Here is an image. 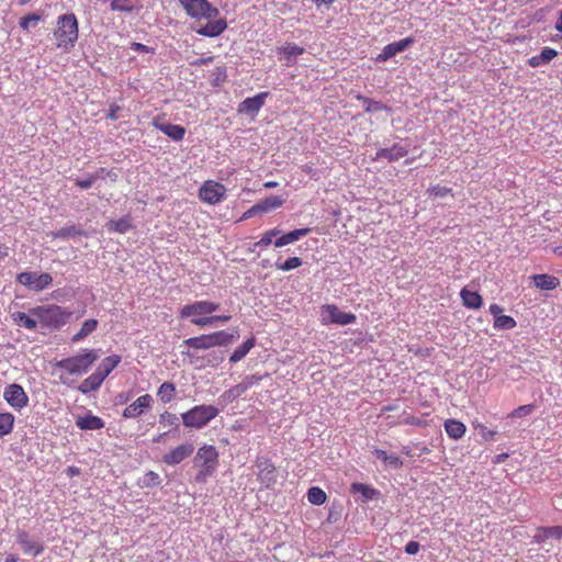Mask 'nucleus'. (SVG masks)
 <instances>
[{
    "label": "nucleus",
    "instance_id": "1",
    "mask_svg": "<svg viewBox=\"0 0 562 562\" xmlns=\"http://www.w3.org/2000/svg\"><path fill=\"white\" fill-rule=\"evenodd\" d=\"M179 3L186 13L195 22L201 23L203 20L207 21L206 24L195 29L199 35L216 37L226 30V21L218 18V9L207 0H179Z\"/></svg>",
    "mask_w": 562,
    "mask_h": 562
},
{
    "label": "nucleus",
    "instance_id": "2",
    "mask_svg": "<svg viewBox=\"0 0 562 562\" xmlns=\"http://www.w3.org/2000/svg\"><path fill=\"white\" fill-rule=\"evenodd\" d=\"M220 308V304L211 301H195L186 304L179 312L180 318H188L196 326H207L215 322L227 323L231 319L229 315H213Z\"/></svg>",
    "mask_w": 562,
    "mask_h": 562
},
{
    "label": "nucleus",
    "instance_id": "3",
    "mask_svg": "<svg viewBox=\"0 0 562 562\" xmlns=\"http://www.w3.org/2000/svg\"><path fill=\"white\" fill-rule=\"evenodd\" d=\"M54 36L56 46L65 52H69L75 46L79 36V27L74 13H66L58 18Z\"/></svg>",
    "mask_w": 562,
    "mask_h": 562
},
{
    "label": "nucleus",
    "instance_id": "4",
    "mask_svg": "<svg viewBox=\"0 0 562 562\" xmlns=\"http://www.w3.org/2000/svg\"><path fill=\"white\" fill-rule=\"evenodd\" d=\"M195 465L198 473L194 476L196 483H205L217 470L218 467V452L212 445H203L199 448L195 456Z\"/></svg>",
    "mask_w": 562,
    "mask_h": 562
},
{
    "label": "nucleus",
    "instance_id": "5",
    "mask_svg": "<svg viewBox=\"0 0 562 562\" xmlns=\"http://www.w3.org/2000/svg\"><path fill=\"white\" fill-rule=\"evenodd\" d=\"M31 315L37 321L50 328H60L70 318L71 312L58 305L36 306L30 310Z\"/></svg>",
    "mask_w": 562,
    "mask_h": 562
},
{
    "label": "nucleus",
    "instance_id": "6",
    "mask_svg": "<svg viewBox=\"0 0 562 562\" xmlns=\"http://www.w3.org/2000/svg\"><path fill=\"white\" fill-rule=\"evenodd\" d=\"M99 355L95 350L85 349L81 353L66 358L57 362V367L69 374H83L98 360Z\"/></svg>",
    "mask_w": 562,
    "mask_h": 562
},
{
    "label": "nucleus",
    "instance_id": "7",
    "mask_svg": "<svg viewBox=\"0 0 562 562\" xmlns=\"http://www.w3.org/2000/svg\"><path fill=\"white\" fill-rule=\"evenodd\" d=\"M220 411L213 405H196L181 415L183 425L188 428L201 429L218 415Z\"/></svg>",
    "mask_w": 562,
    "mask_h": 562
},
{
    "label": "nucleus",
    "instance_id": "8",
    "mask_svg": "<svg viewBox=\"0 0 562 562\" xmlns=\"http://www.w3.org/2000/svg\"><path fill=\"white\" fill-rule=\"evenodd\" d=\"M234 336L225 330L204 334L196 337L188 338L183 344L196 350H205L214 347L227 346L233 340Z\"/></svg>",
    "mask_w": 562,
    "mask_h": 562
},
{
    "label": "nucleus",
    "instance_id": "9",
    "mask_svg": "<svg viewBox=\"0 0 562 562\" xmlns=\"http://www.w3.org/2000/svg\"><path fill=\"white\" fill-rule=\"evenodd\" d=\"M356 315L339 310L335 304H325L321 310V322L323 325L337 324L348 325L356 322Z\"/></svg>",
    "mask_w": 562,
    "mask_h": 562
},
{
    "label": "nucleus",
    "instance_id": "10",
    "mask_svg": "<svg viewBox=\"0 0 562 562\" xmlns=\"http://www.w3.org/2000/svg\"><path fill=\"white\" fill-rule=\"evenodd\" d=\"M16 281L32 291H43L52 285L53 277L47 272H21L16 276Z\"/></svg>",
    "mask_w": 562,
    "mask_h": 562
},
{
    "label": "nucleus",
    "instance_id": "11",
    "mask_svg": "<svg viewBox=\"0 0 562 562\" xmlns=\"http://www.w3.org/2000/svg\"><path fill=\"white\" fill-rule=\"evenodd\" d=\"M225 186L213 180H206L199 189L200 200L210 205L220 203L225 198Z\"/></svg>",
    "mask_w": 562,
    "mask_h": 562
},
{
    "label": "nucleus",
    "instance_id": "12",
    "mask_svg": "<svg viewBox=\"0 0 562 562\" xmlns=\"http://www.w3.org/2000/svg\"><path fill=\"white\" fill-rule=\"evenodd\" d=\"M258 468L257 479L261 488H270L277 483L278 472L274 464L267 458H260L256 461Z\"/></svg>",
    "mask_w": 562,
    "mask_h": 562
},
{
    "label": "nucleus",
    "instance_id": "13",
    "mask_svg": "<svg viewBox=\"0 0 562 562\" xmlns=\"http://www.w3.org/2000/svg\"><path fill=\"white\" fill-rule=\"evenodd\" d=\"M3 397L7 403L13 407L14 409H22L29 403V397L23 390V387L19 384H10L4 389Z\"/></svg>",
    "mask_w": 562,
    "mask_h": 562
},
{
    "label": "nucleus",
    "instance_id": "14",
    "mask_svg": "<svg viewBox=\"0 0 562 562\" xmlns=\"http://www.w3.org/2000/svg\"><path fill=\"white\" fill-rule=\"evenodd\" d=\"M194 451L192 443H181L162 456V462L167 465H177L189 458Z\"/></svg>",
    "mask_w": 562,
    "mask_h": 562
},
{
    "label": "nucleus",
    "instance_id": "15",
    "mask_svg": "<svg viewBox=\"0 0 562 562\" xmlns=\"http://www.w3.org/2000/svg\"><path fill=\"white\" fill-rule=\"evenodd\" d=\"M269 92H260L255 97L246 98L238 104V113L239 114H249L251 116H256L260 109L263 106Z\"/></svg>",
    "mask_w": 562,
    "mask_h": 562
},
{
    "label": "nucleus",
    "instance_id": "16",
    "mask_svg": "<svg viewBox=\"0 0 562 562\" xmlns=\"http://www.w3.org/2000/svg\"><path fill=\"white\" fill-rule=\"evenodd\" d=\"M151 404L153 397L150 394L142 395L124 408L123 417L136 418L148 411L151 407Z\"/></svg>",
    "mask_w": 562,
    "mask_h": 562
},
{
    "label": "nucleus",
    "instance_id": "17",
    "mask_svg": "<svg viewBox=\"0 0 562 562\" xmlns=\"http://www.w3.org/2000/svg\"><path fill=\"white\" fill-rule=\"evenodd\" d=\"M414 43L413 37H405L401 41L393 42L384 46L382 52L375 57V60L379 63L386 61L398 53L404 52Z\"/></svg>",
    "mask_w": 562,
    "mask_h": 562
},
{
    "label": "nucleus",
    "instance_id": "18",
    "mask_svg": "<svg viewBox=\"0 0 562 562\" xmlns=\"http://www.w3.org/2000/svg\"><path fill=\"white\" fill-rule=\"evenodd\" d=\"M153 125L167 135L169 138L176 142H180L183 139L186 135V128L181 125L171 124L168 122H159V119L153 120Z\"/></svg>",
    "mask_w": 562,
    "mask_h": 562
},
{
    "label": "nucleus",
    "instance_id": "19",
    "mask_svg": "<svg viewBox=\"0 0 562 562\" xmlns=\"http://www.w3.org/2000/svg\"><path fill=\"white\" fill-rule=\"evenodd\" d=\"M408 154L407 148L401 146L400 144H394L390 148H381L376 151L373 160H380L382 158L386 159L389 162L396 161Z\"/></svg>",
    "mask_w": 562,
    "mask_h": 562
},
{
    "label": "nucleus",
    "instance_id": "20",
    "mask_svg": "<svg viewBox=\"0 0 562 562\" xmlns=\"http://www.w3.org/2000/svg\"><path fill=\"white\" fill-rule=\"evenodd\" d=\"M16 540L25 554L36 557L44 551V547L40 542L32 540L26 531L18 532Z\"/></svg>",
    "mask_w": 562,
    "mask_h": 562
},
{
    "label": "nucleus",
    "instance_id": "21",
    "mask_svg": "<svg viewBox=\"0 0 562 562\" xmlns=\"http://www.w3.org/2000/svg\"><path fill=\"white\" fill-rule=\"evenodd\" d=\"M531 280L535 286L540 290L551 291L560 285L559 278L547 273L533 274Z\"/></svg>",
    "mask_w": 562,
    "mask_h": 562
},
{
    "label": "nucleus",
    "instance_id": "22",
    "mask_svg": "<svg viewBox=\"0 0 562 562\" xmlns=\"http://www.w3.org/2000/svg\"><path fill=\"white\" fill-rule=\"evenodd\" d=\"M76 425L82 430H98L104 427L102 418L94 415L79 416Z\"/></svg>",
    "mask_w": 562,
    "mask_h": 562
},
{
    "label": "nucleus",
    "instance_id": "23",
    "mask_svg": "<svg viewBox=\"0 0 562 562\" xmlns=\"http://www.w3.org/2000/svg\"><path fill=\"white\" fill-rule=\"evenodd\" d=\"M311 232V228H297L286 234H283L279 238L274 240V246L277 248L283 247L291 243L299 240L300 238L306 236Z\"/></svg>",
    "mask_w": 562,
    "mask_h": 562
},
{
    "label": "nucleus",
    "instance_id": "24",
    "mask_svg": "<svg viewBox=\"0 0 562 562\" xmlns=\"http://www.w3.org/2000/svg\"><path fill=\"white\" fill-rule=\"evenodd\" d=\"M443 426L447 435L453 440L461 439L467 431L465 425L453 418L447 419Z\"/></svg>",
    "mask_w": 562,
    "mask_h": 562
},
{
    "label": "nucleus",
    "instance_id": "25",
    "mask_svg": "<svg viewBox=\"0 0 562 562\" xmlns=\"http://www.w3.org/2000/svg\"><path fill=\"white\" fill-rule=\"evenodd\" d=\"M104 380L105 379L101 374L94 371L80 383L78 390L83 394L90 393L98 390Z\"/></svg>",
    "mask_w": 562,
    "mask_h": 562
},
{
    "label": "nucleus",
    "instance_id": "26",
    "mask_svg": "<svg viewBox=\"0 0 562 562\" xmlns=\"http://www.w3.org/2000/svg\"><path fill=\"white\" fill-rule=\"evenodd\" d=\"M460 297L462 300V304L468 308L477 310L483 304L482 296L477 292L470 291L467 288L461 290Z\"/></svg>",
    "mask_w": 562,
    "mask_h": 562
},
{
    "label": "nucleus",
    "instance_id": "27",
    "mask_svg": "<svg viewBox=\"0 0 562 562\" xmlns=\"http://www.w3.org/2000/svg\"><path fill=\"white\" fill-rule=\"evenodd\" d=\"M133 228L132 218L130 215L123 216L119 220H111L106 223V229L111 233L124 234Z\"/></svg>",
    "mask_w": 562,
    "mask_h": 562
},
{
    "label": "nucleus",
    "instance_id": "28",
    "mask_svg": "<svg viewBox=\"0 0 562 562\" xmlns=\"http://www.w3.org/2000/svg\"><path fill=\"white\" fill-rule=\"evenodd\" d=\"M350 492L353 495L360 494L362 496L363 502L371 501L379 496L380 492L367 484L363 483H352L350 485Z\"/></svg>",
    "mask_w": 562,
    "mask_h": 562
},
{
    "label": "nucleus",
    "instance_id": "29",
    "mask_svg": "<svg viewBox=\"0 0 562 562\" xmlns=\"http://www.w3.org/2000/svg\"><path fill=\"white\" fill-rule=\"evenodd\" d=\"M558 56V52L551 47H544L539 55L532 56L528 59V65L536 68L541 65L550 63Z\"/></svg>",
    "mask_w": 562,
    "mask_h": 562
},
{
    "label": "nucleus",
    "instance_id": "30",
    "mask_svg": "<svg viewBox=\"0 0 562 562\" xmlns=\"http://www.w3.org/2000/svg\"><path fill=\"white\" fill-rule=\"evenodd\" d=\"M121 361L122 357L119 355L109 356L101 361L95 371L105 379L121 363Z\"/></svg>",
    "mask_w": 562,
    "mask_h": 562
},
{
    "label": "nucleus",
    "instance_id": "31",
    "mask_svg": "<svg viewBox=\"0 0 562 562\" xmlns=\"http://www.w3.org/2000/svg\"><path fill=\"white\" fill-rule=\"evenodd\" d=\"M255 345H256V338L255 337L248 338L246 341H244V344L241 346H239L238 348H236L234 350V352L229 357V361L232 363H236V362L240 361L255 347Z\"/></svg>",
    "mask_w": 562,
    "mask_h": 562
},
{
    "label": "nucleus",
    "instance_id": "32",
    "mask_svg": "<svg viewBox=\"0 0 562 562\" xmlns=\"http://www.w3.org/2000/svg\"><path fill=\"white\" fill-rule=\"evenodd\" d=\"M176 385L172 382H164L157 391L159 401L164 404L170 403L176 397Z\"/></svg>",
    "mask_w": 562,
    "mask_h": 562
},
{
    "label": "nucleus",
    "instance_id": "33",
    "mask_svg": "<svg viewBox=\"0 0 562 562\" xmlns=\"http://www.w3.org/2000/svg\"><path fill=\"white\" fill-rule=\"evenodd\" d=\"M32 316L33 315H31V313L26 314L24 312H14L12 314V319L18 326L33 330L36 328L37 322Z\"/></svg>",
    "mask_w": 562,
    "mask_h": 562
},
{
    "label": "nucleus",
    "instance_id": "34",
    "mask_svg": "<svg viewBox=\"0 0 562 562\" xmlns=\"http://www.w3.org/2000/svg\"><path fill=\"white\" fill-rule=\"evenodd\" d=\"M284 200L280 196L272 195L257 203L260 213H267L272 210L279 209L283 205Z\"/></svg>",
    "mask_w": 562,
    "mask_h": 562
},
{
    "label": "nucleus",
    "instance_id": "35",
    "mask_svg": "<svg viewBox=\"0 0 562 562\" xmlns=\"http://www.w3.org/2000/svg\"><path fill=\"white\" fill-rule=\"evenodd\" d=\"M357 99L363 103L364 111L367 113H372V112H378V111H387V112L391 111L390 106H387L379 101H375L371 98L359 94V95H357Z\"/></svg>",
    "mask_w": 562,
    "mask_h": 562
},
{
    "label": "nucleus",
    "instance_id": "36",
    "mask_svg": "<svg viewBox=\"0 0 562 562\" xmlns=\"http://www.w3.org/2000/svg\"><path fill=\"white\" fill-rule=\"evenodd\" d=\"M98 327V321L94 319V318H91V319H88L86 321L80 330L75 334L71 338V341L72 342H78L82 339H85L87 336H89L90 334H92Z\"/></svg>",
    "mask_w": 562,
    "mask_h": 562
},
{
    "label": "nucleus",
    "instance_id": "37",
    "mask_svg": "<svg viewBox=\"0 0 562 562\" xmlns=\"http://www.w3.org/2000/svg\"><path fill=\"white\" fill-rule=\"evenodd\" d=\"M307 501L313 505H323L327 501L326 493L318 486L310 487L307 491Z\"/></svg>",
    "mask_w": 562,
    "mask_h": 562
},
{
    "label": "nucleus",
    "instance_id": "38",
    "mask_svg": "<svg viewBox=\"0 0 562 562\" xmlns=\"http://www.w3.org/2000/svg\"><path fill=\"white\" fill-rule=\"evenodd\" d=\"M373 453L375 454V457L380 460H382L383 462L390 464V465H393L394 468L396 469H400L403 467V461L401 460L400 457H397L396 454H391L389 456L386 453L385 450H382V449H375L373 451Z\"/></svg>",
    "mask_w": 562,
    "mask_h": 562
},
{
    "label": "nucleus",
    "instance_id": "39",
    "mask_svg": "<svg viewBox=\"0 0 562 562\" xmlns=\"http://www.w3.org/2000/svg\"><path fill=\"white\" fill-rule=\"evenodd\" d=\"M14 425V416L11 413L0 414V438L9 435Z\"/></svg>",
    "mask_w": 562,
    "mask_h": 562
},
{
    "label": "nucleus",
    "instance_id": "40",
    "mask_svg": "<svg viewBox=\"0 0 562 562\" xmlns=\"http://www.w3.org/2000/svg\"><path fill=\"white\" fill-rule=\"evenodd\" d=\"M517 326L516 321L514 317L508 315H499L497 318L493 322V327L496 329H513Z\"/></svg>",
    "mask_w": 562,
    "mask_h": 562
},
{
    "label": "nucleus",
    "instance_id": "41",
    "mask_svg": "<svg viewBox=\"0 0 562 562\" xmlns=\"http://www.w3.org/2000/svg\"><path fill=\"white\" fill-rule=\"evenodd\" d=\"M82 234H83V232L80 228H78L75 225H71V226H66V227L60 228L58 232H56L54 234V237L66 239V238L79 236Z\"/></svg>",
    "mask_w": 562,
    "mask_h": 562
},
{
    "label": "nucleus",
    "instance_id": "42",
    "mask_svg": "<svg viewBox=\"0 0 562 562\" xmlns=\"http://www.w3.org/2000/svg\"><path fill=\"white\" fill-rule=\"evenodd\" d=\"M302 266L300 257H290L284 262H276V268L282 271H290Z\"/></svg>",
    "mask_w": 562,
    "mask_h": 562
},
{
    "label": "nucleus",
    "instance_id": "43",
    "mask_svg": "<svg viewBox=\"0 0 562 562\" xmlns=\"http://www.w3.org/2000/svg\"><path fill=\"white\" fill-rule=\"evenodd\" d=\"M42 20V14L40 13H32L27 14L25 16H22L19 21V25L24 31H29L31 26H34L36 23H38Z\"/></svg>",
    "mask_w": 562,
    "mask_h": 562
},
{
    "label": "nucleus",
    "instance_id": "44",
    "mask_svg": "<svg viewBox=\"0 0 562 562\" xmlns=\"http://www.w3.org/2000/svg\"><path fill=\"white\" fill-rule=\"evenodd\" d=\"M533 411H535L533 404L521 405V406H518L517 408H515L513 412H510L508 414V417L509 418H521L527 415H530Z\"/></svg>",
    "mask_w": 562,
    "mask_h": 562
},
{
    "label": "nucleus",
    "instance_id": "45",
    "mask_svg": "<svg viewBox=\"0 0 562 562\" xmlns=\"http://www.w3.org/2000/svg\"><path fill=\"white\" fill-rule=\"evenodd\" d=\"M280 234L278 228H272L267 231L260 238L259 241L255 244L256 247H267L272 243V239Z\"/></svg>",
    "mask_w": 562,
    "mask_h": 562
},
{
    "label": "nucleus",
    "instance_id": "46",
    "mask_svg": "<svg viewBox=\"0 0 562 562\" xmlns=\"http://www.w3.org/2000/svg\"><path fill=\"white\" fill-rule=\"evenodd\" d=\"M110 8L112 11L131 12L133 10V4L131 0H112Z\"/></svg>",
    "mask_w": 562,
    "mask_h": 562
},
{
    "label": "nucleus",
    "instance_id": "47",
    "mask_svg": "<svg viewBox=\"0 0 562 562\" xmlns=\"http://www.w3.org/2000/svg\"><path fill=\"white\" fill-rule=\"evenodd\" d=\"M473 427L475 430H477L480 432V435L482 436V438L485 440V441H491L494 439L495 435H496V431L495 430H490L485 425H483L482 423H479V422H475L473 423Z\"/></svg>",
    "mask_w": 562,
    "mask_h": 562
},
{
    "label": "nucleus",
    "instance_id": "48",
    "mask_svg": "<svg viewBox=\"0 0 562 562\" xmlns=\"http://www.w3.org/2000/svg\"><path fill=\"white\" fill-rule=\"evenodd\" d=\"M402 424L411 425V426H417V427H426L428 426V422L425 419H422L419 417H416L411 414H403V419L401 420Z\"/></svg>",
    "mask_w": 562,
    "mask_h": 562
},
{
    "label": "nucleus",
    "instance_id": "49",
    "mask_svg": "<svg viewBox=\"0 0 562 562\" xmlns=\"http://www.w3.org/2000/svg\"><path fill=\"white\" fill-rule=\"evenodd\" d=\"M161 483L159 475L154 471H148L144 475L143 485L146 487L157 486Z\"/></svg>",
    "mask_w": 562,
    "mask_h": 562
},
{
    "label": "nucleus",
    "instance_id": "50",
    "mask_svg": "<svg viewBox=\"0 0 562 562\" xmlns=\"http://www.w3.org/2000/svg\"><path fill=\"white\" fill-rule=\"evenodd\" d=\"M177 423L178 417L172 413L166 411L159 415V424L162 426H176Z\"/></svg>",
    "mask_w": 562,
    "mask_h": 562
},
{
    "label": "nucleus",
    "instance_id": "51",
    "mask_svg": "<svg viewBox=\"0 0 562 562\" xmlns=\"http://www.w3.org/2000/svg\"><path fill=\"white\" fill-rule=\"evenodd\" d=\"M98 180V173H90L86 179H77L76 186L82 190H87Z\"/></svg>",
    "mask_w": 562,
    "mask_h": 562
},
{
    "label": "nucleus",
    "instance_id": "52",
    "mask_svg": "<svg viewBox=\"0 0 562 562\" xmlns=\"http://www.w3.org/2000/svg\"><path fill=\"white\" fill-rule=\"evenodd\" d=\"M541 531L543 532V537L555 539L562 538V526L543 527L541 528Z\"/></svg>",
    "mask_w": 562,
    "mask_h": 562
},
{
    "label": "nucleus",
    "instance_id": "53",
    "mask_svg": "<svg viewBox=\"0 0 562 562\" xmlns=\"http://www.w3.org/2000/svg\"><path fill=\"white\" fill-rule=\"evenodd\" d=\"M281 50L286 55V56H297V55H302L304 53V48L294 44V43H288L286 45H284Z\"/></svg>",
    "mask_w": 562,
    "mask_h": 562
},
{
    "label": "nucleus",
    "instance_id": "54",
    "mask_svg": "<svg viewBox=\"0 0 562 562\" xmlns=\"http://www.w3.org/2000/svg\"><path fill=\"white\" fill-rule=\"evenodd\" d=\"M428 192L435 198H443L451 193V189L448 187L434 186L428 190Z\"/></svg>",
    "mask_w": 562,
    "mask_h": 562
},
{
    "label": "nucleus",
    "instance_id": "55",
    "mask_svg": "<svg viewBox=\"0 0 562 562\" xmlns=\"http://www.w3.org/2000/svg\"><path fill=\"white\" fill-rule=\"evenodd\" d=\"M263 379V375L260 374H250L243 379L244 384L249 390L251 386L258 384Z\"/></svg>",
    "mask_w": 562,
    "mask_h": 562
},
{
    "label": "nucleus",
    "instance_id": "56",
    "mask_svg": "<svg viewBox=\"0 0 562 562\" xmlns=\"http://www.w3.org/2000/svg\"><path fill=\"white\" fill-rule=\"evenodd\" d=\"M420 549V544L417 541H409L405 546V552L407 554H416Z\"/></svg>",
    "mask_w": 562,
    "mask_h": 562
},
{
    "label": "nucleus",
    "instance_id": "57",
    "mask_svg": "<svg viewBox=\"0 0 562 562\" xmlns=\"http://www.w3.org/2000/svg\"><path fill=\"white\" fill-rule=\"evenodd\" d=\"M222 401H224L225 403H231L233 401H235L236 398H238L235 394V392L233 391V389H228L227 391H225L221 397H220Z\"/></svg>",
    "mask_w": 562,
    "mask_h": 562
},
{
    "label": "nucleus",
    "instance_id": "58",
    "mask_svg": "<svg viewBox=\"0 0 562 562\" xmlns=\"http://www.w3.org/2000/svg\"><path fill=\"white\" fill-rule=\"evenodd\" d=\"M120 111V106L115 103L110 105V110L106 114V119L111 121H116L119 119L117 112Z\"/></svg>",
    "mask_w": 562,
    "mask_h": 562
},
{
    "label": "nucleus",
    "instance_id": "59",
    "mask_svg": "<svg viewBox=\"0 0 562 562\" xmlns=\"http://www.w3.org/2000/svg\"><path fill=\"white\" fill-rule=\"evenodd\" d=\"M490 313L494 316V319L502 315L504 308L498 304H491L488 307Z\"/></svg>",
    "mask_w": 562,
    "mask_h": 562
},
{
    "label": "nucleus",
    "instance_id": "60",
    "mask_svg": "<svg viewBox=\"0 0 562 562\" xmlns=\"http://www.w3.org/2000/svg\"><path fill=\"white\" fill-rule=\"evenodd\" d=\"M232 389L235 392L237 397L241 396L248 390L243 381L240 383L232 386Z\"/></svg>",
    "mask_w": 562,
    "mask_h": 562
},
{
    "label": "nucleus",
    "instance_id": "61",
    "mask_svg": "<svg viewBox=\"0 0 562 562\" xmlns=\"http://www.w3.org/2000/svg\"><path fill=\"white\" fill-rule=\"evenodd\" d=\"M259 207L257 205V203L255 205H252L249 210H247L244 214H243V220H246V218H249L256 214H259Z\"/></svg>",
    "mask_w": 562,
    "mask_h": 562
},
{
    "label": "nucleus",
    "instance_id": "62",
    "mask_svg": "<svg viewBox=\"0 0 562 562\" xmlns=\"http://www.w3.org/2000/svg\"><path fill=\"white\" fill-rule=\"evenodd\" d=\"M132 49L135 52H139V53H148L149 52V47L142 43H133Z\"/></svg>",
    "mask_w": 562,
    "mask_h": 562
},
{
    "label": "nucleus",
    "instance_id": "63",
    "mask_svg": "<svg viewBox=\"0 0 562 562\" xmlns=\"http://www.w3.org/2000/svg\"><path fill=\"white\" fill-rule=\"evenodd\" d=\"M105 177L109 178L112 182H116L119 179V175L115 169H106Z\"/></svg>",
    "mask_w": 562,
    "mask_h": 562
},
{
    "label": "nucleus",
    "instance_id": "64",
    "mask_svg": "<svg viewBox=\"0 0 562 562\" xmlns=\"http://www.w3.org/2000/svg\"><path fill=\"white\" fill-rule=\"evenodd\" d=\"M66 472L70 477H72L80 474V469L77 467H68Z\"/></svg>",
    "mask_w": 562,
    "mask_h": 562
}]
</instances>
